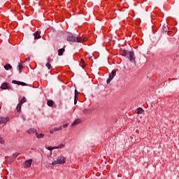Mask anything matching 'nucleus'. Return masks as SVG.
Instances as JSON below:
<instances>
[{"instance_id": "obj_6", "label": "nucleus", "mask_w": 179, "mask_h": 179, "mask_svg": "<svg viewBox=\"0 0 179 179\" xmlns=\"http://www.w3.org/2000/svg\"><path fill=\"white\" fill-rule=\"evenodd\" d=\"M12 83H14V85H18V86H27V84H26L24 82H20V81H17V80H13L12 81Z\"/></svg>"}, {"instance_id": "obj_31", "label": "nucleus", "mask_w": 179, "mask_h": 179, "mask_svg": "<svg viewBox=\"0 0 179 179\" xmlns=\"http://www.w3.org/2000/svg\"><path fill=\"white\" fill-rule=\"evenodd\" d=\"M26 61H27L29 62V61H30V57H27Z\"/></svg>"}, {"instance_id": "obj_30", "label": "nucleus", "mask_w": 179, "mask_h": 179, "mask_svg": "<svg viewBox=\"0 0 179 179\" xmlns=\"http://www.w3.org/2000/svg\"><path fill=\"white\" fill-rule=\"evenodd\" d=\"M51 61V57H48V63H49L50 64V62Z\"/></svg>"}, {"instance_id": "obj_28", "label": "nucleus", "mask_w": 179, "mask_h": 179, "mask_svg": "<svg viewBox=\"0 0 179 179\" xmlns=\"http://www.w3.org/2000/svg\"><path fill=\"white\" fill-rule=\"evenodd\" d=\"M67 127H68V123L63 124V128H67Z\"/></svg>"}, {"instance_id": "obj_7", "label": "nucleus", "mask_w": 179, "mask_h": 179, "mask_svg": "<svg viewBox=\"0 0 179 179\" xmlns=\"http://www.w3.org/2000/svg\"><path fill=\"white\" fill-rule=\"evenodd\" d=\"M9 122V117H0V125H1L2 124H5L6 122Z\"/></svg>"}, {"instance_id": "obj_10", "label": "nucleus", "mask_w": 179, "mask_h": 179, "mask_svg": "<svg viewBox=\"0 0 179 179\" xmlns=\"http://www.w3.org/2000/svg\"><path fill=\"white\" fill-rule=\"evenodd\" d=\"M34 38H35V40H37L38 38H41V36L40 35V33L38 32V31H36L34 33Z\"/></svg>"}, {"instance_id": "obj_5", "label": "nucleus", "mask_w": 179, "mask_h": 179, "mask_svg": "<svg viewBox=\"0 0 179 179\" xmlns=\"http://www.w3.org/2000/svg\"><path fill=\"white\" fill-rule=\"evenodd\" d=\"M31 163H33V159H28L24 162V169H29L31 167Z\"/></svg>"}, {"instance_id": "obj_33", "label": "nucleus", "mask_w": 179, "mask_h": 179, "mask_svg": "<svg viewBox=\"0 0 179 179\" xmlns=\"http://www.w3.org/2000/svg\"><path fill=\"white\" fill-rule=\"evenodd\" d=\"M0 110H1V106H0Z\"/></svg>"}, {"instance_id": "obj_1", "label": "nucleus", "mask_w": 179, "mask_h": 179, "mask_svg": "<svg viewBox=\"0 0 179 179\" xmlns=\"http://www.w3.org/2000/svg\"><path fill=\"white\" fill-rule=\"evenodd\" d=\"M122 55H123V57H125L126 58H128L130 62H133V64H136L135 53H134V52L124 50L122 52Z\"/></svg>"}, {"instance_id": "obj_14", "label": "nucleus", "mask_w": 179, "mask_h": 179, "mask_svg": "<svg viewBox=\"0 0 179 179\" xmlns=\"http://www.w3.org/2000/svg\"><path fill=\"white\" fill-rule=\"evenodd\" d=\"M22 69H23V64H22V63H19L17 70L19 71L20 73L22 72Z\"/></svg>"}, {"instance_id": "obj_18", "label": "nucleus", "mask_w": 179, "mask_h": 179, "mask_svg": "<svg viewBox=\"0 0 179 179\" xmlns=\"http://www.w3.org/2000/svg\"><path fill=\"white\" fill-rule=\"evenodd\" d=\"M47 104L49 107H52L54 106V101L52 100H48Z\"/></svg>"}, {"instance_id": "obj_4", "label": "nucleus", "mask_w": 179, "mask_h": 179, "mask_svg": "<svg viewBox=\"0 0 179 179\" xmlns=\"http://www.w3.org/2000/svg\"><path fill=\"white\" fill-rule=\"evenodd\" d=\"M115 75H117V71H113L110 73L109 77L106 80L107 83H110V82H111V80H113V79H114V76H115Z\"/></svg>"}, {"instance_id": "obj_3", "label": "nucleus", "mask_w": 179, "mask_h": 179, "mask_svg": "<svg viewBox=\"0 0 179 179\" xmlns=\"http://www.w3.org/2000/svg\"><path fill=\"white\" fill-rule=\"evenodd\" d=\"M66 159L64 157H59L56 161L52 162V166H57V164H64Z\"/></svg>"}, {"instance_id": "obj_12", "label": "nucleus", "mask_w": 179, "mask_h": 179, "mask_svg": "<svg viewBox=\"0 0 179 179\" xmlns=\"http://www.w3.org/2000/svg\"><path fill=\"white\" fill-rule=\"evenodd\" d=\"M78 124H80V119H76L71 124V127H75V125H78Z\"/></svg>"}, {"instance_id": "obj_17", "label": "nucleus", "mask_w": 179, "mask_h": 179, "mask_svg": "<svg viewBox=\"0 0 179 179\" xmlns=\"http://www.w3.org/2000/svg\"><path fill=\"white\" fill-rule=\"evenodd\" d=\"M16 110L17 111V113H20V111H22V105L21 103H18L17 107H16Z\"/></svg>"}, {"instance_id": "obj_9", "label": "nucleus", "mask_w": 179, "mask_h": 179, "mask_svg": "<svg viewBox=\"0 0 179 179\" xmlns=\"http://www.w3.org/2000/svg\"><path fill=\"white\" fill-rule=\"evenodd\" d=\"M145 113V110L142 109V108H138L136 109V114H143Z\"/></svg>"}, {"instance_id": "obj_23", "label": "nucleus", "mask_w": 179, "mask_h": 179, "mask_svg": "<svg viewBox=\"0 0 179 179\" xmlns=\"http://www.w3.org/2000/svg\"><path fill=\"white\" fill-rule=\"evenodd\" d=\"M48 68V69H52V66L50 63H47L45 65Z\"/></svg>"}, {"instance_id": "obj_19", "label": "nucleus", "mask_w": 179, "mask_h": 179, "mask_svg": "<svg viewBox=\"0 0 179 179\" xmlns=\"http://www.w3.org/2000/svg\"><path fill=\"white\" fill-rule=\"evenodd\" d=\"M4 69L9 71V69H12V66L10 64H6L4 66Z\"/></svg>"}, {"instance_id": "obj_8", "label": "nucleus", "mask_w": 179, "mask_h": 179, "mask_svg": "<svg viewBox=\"0 0 179 179\" xmlns=\"http://www.w3.org/2000/svg\"><path fill=\"white\" fill-rule=\"evenodd\" d=\"M78 96H79V92H78L77 90H75L74 104H76V103H78Z\"/></svg>"}, {"instance_id": "obj_11", "label": "nucleus", "mask_w": 179, "mask_h": 179, "mask_svg": "<svg viewBox=\"0 0 179 179\" xmlns=\"http://www.w3.org/2000/svg\"><path fill=\"white\" fill-rule=\"evenodd\" d=\"M1 89L2 90H6V89H9V87H8V83H3L1 86Z\"/></svg>"}, {"instance_id": "obj_16", "label": "nucleus", "mask_w": 179, "mask_h": 179, "mask_svg": "<svg viewBox=\"0 0 179 179\" xmlns=\"http://www.w3.org/2000/svg\"><path fill=\"white\" fill-rule=\"evenodd\" d=\"M64 52H65L64 48L59 49L58 50V55H59V56L62 55V54H64Z\"/></svg>"}, {"instance_id": "obj_15", "label": "nucleus", "mask_w": 179, "mask_h": 179, "mask_svg": "<svg viewBox=\"0 0 179 179\" xmlns=\"http://www.w3.org/2000/svg\"><path fill=\"white\" fill-rule=\"evenodd\" d=\"M36 138H38V139H41V138H44V134H38V133L36 132Z\"/></svg>"}, {"instance_id": "obj_21", "label": "nucleus", "mask_w": 179, "mask_h": 179, "mask_svg": "<svg viewBox=\"0 0 179 179\" xmlns=\"http://www.w3.org/2000/svg\"><path fill=\"white\" fill-rule=\"evenodd\" d=\"M36 131H37V130H36V129L31 128V129H30L28 130V132H29V134H34V132H36Z\"/></svg>"}, {"instance_id": "obj_26", "label": "nucleus", "mask_w": 179, "mask_h": 179, "mask_svg": "<svg viewBox=\"0 0 179 179\" xmlns=\"http://www.w3.org/2000/svg\"><path fill=\"white\" fill-rule=\"evenodd\" d=\"M83 113H84V114H89L90 113V110H89L87 109H84Z\"/></svg>"}, {"instance_id": "obj_25", "label": "nucleus", "mask_w": 179, "mask_h": 179, "mask_svg": "<svg viewBox=\"0 0 179 179\" xmlns=\"http://www.w3.org/2000/svg\"><path fill=\"white\" fill-rule=\"evenodd\" d=\"M19 155H20V153L19 152H15L13 155V156L14 157V159H16V157H17V156H19Z\"/></svg>"}, {"instance_id": "obj_29", "label": "nucleus", "mask_w": 179, "mask_h": 179, "mask_svg": "<svg viewBox=\"0 0 179 179\" xmlns=\"http://www.w3.org/2000/svg\"><path fill=\"white\" fill-rule=\"evenodd\" d=\"M55 131L54 129L50 130V134H54Z\"/></svg>"}, {"instance_id": "obj_13", "label": "nucleus", "mask_w": 179, "mask_h": 179, "mask_svg": "<svg viewBox=\"0 0 179 179\" xmlns=\"http://www.w3.org/2000/svg\"><path fill=\"white\" fill-rule=\"evenodd\" d=\"M62 146L59 145L57 147H48V150H54V149H61Z\"/></svg>"}, {"instance_id": "obj_2", "label": "nucleus", "mask_w": 179, "mask_h": 179, "mask_svg": "<svg viewBox=\"0 0 179 179\" xmlns=\"http://www.w3.org/2000/svg\"><path fill=\"white\" fill-rule=\"evenodd\" d=\"M67 41H71V43H85L87 41V38L85 37H76L73 36H69L66 38Z\"/></svg>"}, {"instance_id": "obj_27", "label": "nucleus", "mask_w": 179, "mask_h": 179, "mask_svg": "<svg viewBox=\"0 0 179 179\" xmlns=\"http://www.w3.org/2000/svg\"><path fill=\"white\" fill-rule=\"evenodd\" d=\"M0 143H1V145H3V143H5V141H3V138L2 137H0Z\"/></svg>"}, {"instance_id": "obj_24", "label": "nucleus", "mask_w": 179, "mask_h": 179, "mask_svg": "<svg viewBox=\"0 0 179 179\" xmlns=\"http://www.w3.org/2000/svg\"><path fill=\"white\" fill-rule=\"evenodd\" d=\"M53 129H54L55 131H61V129H62V126H60V127H58V128L55 127Z\"/></svg>"}, {"instance_id": "obj_20", "label": "nucleus", "mask_w": 179, "mask_h": 179, "mask_svg": "<svg viewBox=\"0 0 179 179\" xmlns=\"http://www.w3.org/2000/svg\"><path fill=\"white\" fill-rule=\"evenodd\" d=\"M80 64H81L82 68L83 69L86 68V64H85V61L83 59H81L80 60Z\"/></svg>"}, {"instance_id": "obj_22", "label": "nucleus", "mask_w": 179, "mask_h": 179, "mask_svg": "<svg viewBox=\"0 0 179 179\" xmlns=\"http://www.w3.org/2000/svg\"><path fill=\"white\" fill-rule=\"evenodd\" d=\"M23 103H26V97L23 96L21 99L20 102L19 103L21 106L23 104Z\"/></svg>"}, {"instance_id": "obj_32", "label": "nucleus", "mask_w": 179, "mask_h": 179, "mask_svg": "<svg viewBox=\"0 0 179 179\" xmlns=\"http://www.w3.org/2000/svg\"><path fill=\"white\" fill-rule=\"evenodd\" d=\"M62 146H65L64 145H62Z\"/></svg>"}]
</instances>
